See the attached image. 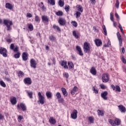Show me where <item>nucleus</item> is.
Listing matches in <instances>:
<instances>
[{
  "label": "nucleus",
  "mask_w": 126,
  "mask_h": 126,
  "mask_svg": "<svg viewBox=\"0 0 126 126\" xmlns=\"http://www.w3.org/2000/svg\"><path fill=\"white\" fill-rule=\"evenodd\" d=\"M3 24L5 26H6L7 29L6 30L7 31H10L11 30V26L12 25V21L9 20H4L3 21Z\"/></svg>",
  "instance_id": "obj_1"
},
{
  "label": "nucleus",
  "mask_w": 126,
  "mask_h": 126,
  "mask_svg": "<svg viewBox=\"0 0 126 126\" xmlns=\"http://www.w3.org/2000/svg\"><path fill=\"white\" fill-rule=\"evenodd\" d=\"M38 100L37 102H39V104H41V105H44L45 104V97L44 96L42 95V94L41 92H38Z\"/></svg>",
  "instance_id": "obj_2"
},
{
  "label": "nucleus",
  "mask_w": 126,
  "mask_h": 126,
  "mask_svg": "<svg viewBox=\"0 0 126 126\" xmlns=\"http://www.w3.org/2000/svg\"><path fill=\"white\" fill-rule=\"evenodd\" d=\"M84 53H88V52H90V44L88 42H85L84 43Z\"/></svg>",
  "instance_id": "obj_3"
},
{
  "label": "nucleus",
  "mask_w": 126,
  "mask_h": 126,
  "mask_svg": "<svg viewBox=\"0 0 126 126\" xmlns=\"http://www.w3.org/2000/svg\"><path fill=\"white\" fill-rule=\"evenodd\" d=\"M30 63L31 67H32V68H34V69H35V68L37 67V61H36L35 59H31V60L30 61Z\"/></svg>",
  "instance_id": "obj_4"
},
{
  "label": "nucleus",
  "mask_w": 126,
  "mask_h": 126,
  "mask_svg": "<svg viewBox=\"0 0 126 126\" xmlns=\"http://www.w3.org/2000/svg\"><path fill=\"white\" fill-rule=\"evenodd\" d=\"M0 54L2 55L4 58H6V57H7V50L6 49L1 47L0 48Z\"/></svg>",
  "instance_id": "obj_5"
},
{
  "label": "nucleus",
  "mask_w": 126,
  "mask_h": 126,
  "mask_svg": "<svg viewBox=\"0 0 126 126\" xmlns=\"http://www.w3.org/2000/svg\"><path fill=\"white\" fill-rule=\"evenodd\" d=\"M109 75L108 74H103L102 76V81L104 83H106L109 81Z\"/></svg>",
  "instance_id": "obj_6"
},
{
  "label": "nucleus",
  "mask_w": 126,
  "mask_h": 126,
  "mask_svg": "<svg viewBox=\"0 0 126 126\" xmlns=\"http://www.w3.org/2000/svg\"><path fill=\"white\" fill-rule=\"evenodd\" d=\"M24 83L26 85H31L32 84V80L29 77L25 78L24 79Z\"/></svg>",
  "instance_id": "obj_7"
},
{
  "label": "nucleus",
  "mask_w": 126,
  "mask_h": 126,
  "mask_svg": "<svg viewBox=\"0 0 126 126\" xmlns=\"http://www.w3.org/2000/svg\"><path fill=\"white\" fill-rule=\"evenodd\" d=\"M94 42L96 47H101V46H102V44H103L102 40H101V39H100L99 38L95 39L94 40Z\"/></svg>",
  "instance_id": "obj_8"
},
{
  "label": "nucleus",
  "mask_w": 126,
  "mask_h": 126,
  "mask_svg": "<svg viewBox=\"0 0 126 126\" xmlns=\"http://www.w3.org/2000/svg\"><path fill=\"white\" fill-rule=\"evenodd\" d=\"M71 117L73 120H76L77 119V110L74 109L72 114H71Z\"/></svg>",
  "instance_id": "obj_9"
},
{
  "label": "nucleus",
  "mask_w": 126,
  "mask_h": 126,
  "mask_svg": "<svg viewBox=\"0 0 126 126\" xmlns=\"http://www.w3.org/2000/svg\"><path fill=\"white\" fill-rule=\"evenodd\" d=\"M58 23H59L61 26H64L66 23V21L63 18H61L58 20Z\"/></svg>",
  "instance_id": "obj_10"
},
{
  "label": "nucleus",
  "mask_w": 126,
  "mask_h": 126,
  "mask_svg": "<svg viewBox=\"0 0 126 126\" xmlns=\"http://www.w3.org/2000/svg\"><path fill=\"white\" fill-rule=\"evenodd\" d=\"M42 22H43V23H46L47 22H49V17L47 15H43L41 17Z\"/></svg>",
  "instance_id": "obj_11"
},
{
  "label": "nucleus",
  "mask_w": 126,
  "mask_h": 126,
  "mask_svg": "<svg viewBox=\"0 0 126 126\" xmlns=\"http://www.w3.org/2000/svg\"><path fill=\"white\" fill-rule=\"evenodd\" d=\"M60 63L62 66H63L64 68H68V66H67V62L66 61H62L60 62Z\"/></svg>",
  "instance_id": "obj_12"
},
{
  "label": "nucleus",
  "mask_w": 126,
  "mask_h": 126,
  "mask_svg": "<svg viewBox=\"0 0 126 126\" xmlns=\"http://www.w3.org/2000/svg\"><path fill=\"white\" fill-rule=\"evenodd\" d=\"M108 92L105 91L101 94V97L103 98V100H108Z\"/></svg>",
  "instance_id": "obj_13"
},
{
  "label": "nucleus",
  "mask_w": 126,
  "mask_h": 126,
  "mask_svg": "<svg viewBox=\"0 0 126 126\" xmlns=\"http://www.w3.org/2000/svg\"><path fill=\"white\" fill-rule=\"evenodd\" d=\"M90 72L93 75H96V74H97V70H96V68H95V67H92L91 69L90 70Z\"/></svg>",
  "instance_id": "obj_14"
},
{
  "label": "nucleus",
  "mask_w": 126,
  "mask_h": 126,
  "mask_svg": "<svg viewBox=\"0 0 126 126\" xmlns=\"http://www.w3.org/2000/svg\"><path fill=\"white\" fill-rule=\"evenodd\" d=\"M76 50L78 52V54L79 56H82L84 54L82 53V50L81 49V47L79 46H77L76 47Z\"/></svg>",
  "instance_id": "obj_15"
},
{
  "label": "nucleus",
  "mask_w": 126,
  "mask_h": 126,
  "mask_svg": "<svg viewBox=\"0 0 126 126\" xmlns=\"http://www.w3.org/2000/svg\"><path fill=\"white\" fill-rule=\"evenodd\" d=\"M119 110L121 111V113H126V107L123 105H120L118 106Z\"/></svg>",
  "instance_id": "obj_16"
},
{
  "label": "nucleus",
  "mask_w": 126,
  "mask_h": 126,
  "mask_svg": "<svg viewBox=\"0 0 126 126\" xmlns=\"http://www.w3.org/2000/svg\"><path fill=\"white\" fill-rule=\"evenodd\" d=\"M22 59L25 62L27 60H28V53H27L26 52L23 53Z\"/></svg>",
  "instance_id": "obj_17"
},
{
  "label": "nucleus",
  "mask_w": 126,
  "mask_h": 126,
  "mask_svg": "<svg viewBox=\"0 0 126 126\" xmlns=\"http://www.w3.org/2000/svg\"><path fill=\"white\" fill-rule=\"evenodd\" d=\"M61 90L63 96H65V97H67V95H68V94L67 93V92H66V89H65V88H62Z\"/></svg>",
  "instance_id": "obj_18"
},
{
  "label": "nucleus",
  "mask_w": 126,
  "mask_h": 126,
  "mask_svg": "<svg viewBox=\"0 0 126 126\" xmlns=\"http://www.w3.org/2000/svg\"><path fill=\"white\" fill-rule=\"evenodd\" d=\"M46 96L47 99H52V97H53V94H52V92H47L46 93Z\"/></svg>",
  "instance_id": "obj_19"
},
{
  "label": "nucleus",
  "mask_w": 126,
  "mask_h": 126,
  "mask_svg": "<svg viewBox=\"0 0 126 126\" xmlns=\"http://www.w3.org/2000/svg\"><path fill=\"white\" fill-rule=\"evenodd\" d=\"M76 8L77 9V11H79V12H83V7L80 5H77L76 6Z\"/></svg>",
  "instance_id": "obj_20"
},
{
  "label": "nucleus",
  "mask_w": 126,
  "mask_h": 126,
  "mask_svg": "<svg viewBox=\"0 0 126 126\" xmlns=\"http://www.w3.org/2000/svg\"><path fill=\"white\" fill-rule=\"evenodd\" d=\"M10 102L12 105H16V103H17V100H16V97H14L12 98L10 100Z\"/></svg>",
  "instance_id": "obj_21"
},
{
  "label": "nucleus",
  "mask_w": 126,
  "mask_h": 126,
  "mask_svg": "<svg viewBox=\"0 0 126 126\" xmlns=\"http://www.w3.org/2000/svg\"><path fill=\"white\" fill-rule=\"evenodd\" d=\"M5 7L6 8H7L8 9H10L11 10L12 8H13V7L12 6V4L9 3H6L5 4Z\"/></svg>",
  "instance_id": "obj_22"
},
{
  "label": "nucleus",
  "mask_w": 126,
  "mask_h": 126,
  "mask_svg": "<svg viewBox=\"0 0 126 126\" xmlns=\"http://www.w3.org/2000/svg\"><path fill=\"white\" fill-rule=\"evenodd\" d=\"M49 123H50L52 125H55L57 122L56 121V119L53 117H50L49 119Z\"/></svg>",
  "instance_id": "obj_23"
},
{
  "label": "nucleus",
  "mask_w": 126,
  "mask_h": 126,
  "mask_svg": "<svg viewBox=\"0 0 126 126\" xmlns=\"http://www.w3.org/2000/svg\"><path fill=\"white\" fill-rule=\"evenodd\" d=\"M78 89L77 88V87L74 86L72 91H71V94H72V95H74V94H75V92L77 91Z\"/></svg>",
  "instance_id": "obj_24"
},
{
  "label": "nucleus",
  "mask_w": 126,
  "mask_h": 126,
  "mask_svg": "<svg viewBox=\"0 0 126 126\" xmlns=\"http://www.w3.org/2000/svg\"><path fill=\"white\" fill-rule=\"evenodd\" d=\"M114 123H115V125L116 126H120V125H121V120L116 118L115 120H114Z\"/></svg>",
  "instance_id": "obj_25"
},
{
  "label": "nucleus",
  "mask_w": 126,
  "mask_h": 126,
  "mask_svg": "<svg viewBox=\"0 0 126 126\" xmlns=\"http://www.w3.org/2000/svg\"><path fill=\"white\" fill-rule=\"evenodd\" d=\"M102 29L103 30V32H102V33L104 34V35H105V36H107L108 34L107 33V29H106V26L105 25H103L102 26Z\"/></svg>",
  "instance_id": "obj_26"
},
{
  "label": "nucleus",
  "mask_w": 126,
  "mask_h": 126,
  "mask_svg": "<svg viewBox=\"0 0 126 126\" xmlns=\"http://www.w3.org/2000/svg\"><path fill=\"white\" fill-rule=\"evenodd\" d=\"M28 27L30 31H33V30H34V27H33V25H32V24H29L28 25Z\"/></svg>",
  "instance_id": "obj_27"
},
{
  "label": "nucleus",
  "mask_w": 126,
  "mask_h": 126,
  "mask_svg": "<svg viewBox=\"0 0 126 126\" xmlns=\"http://www.w3.org/2000/svg\"><path fill=\"white\" fill-rule=\"evenodd\" d=\"M24 75H25V74L23 72H22V71H20L18 73V76H19L20 78H21V77H23Z\"/></svg>",
  "instance_id": "obj_28"
},
{
  "label": "nucleus",
  "mask_w": 126,
  "mask_h": 126,
  "mask_svg": "<svg viewBox=\"0 0 126 126\" xmlns=\"http://www.w3.org/2000/svg\"><path fill=\"white\" fill-rule=\"evenodd\" d=\"M97 112L98 113V116H101V117H103V116H104V111H103L102 110H100L98 109L97 111Z\"/></svg>",
  "instance_id": "obj_29"
},
{
  "label": "nucleus",
  "mask_w": 126,
  "mask_h": 126,
  "mask_svg": "<svg viewBox=\"0 0 126 126\" xmlns=\"http://www.w3.org/2000/svg\"><path fill=\"white\" fill-rule=\"evenodd\" d=\"M27 93L29 96V97L30 98V99H32L33 98V92H29L27 91Z\"/></svg>",
  "instance_id": "obj_30"
},
{
  "label": "nucleus",
  "mask_w": 126,
  "mask_h": 126,
  "mask_svg": "<svg viewBox=\"0 0 126 126\" xmlns=\"http://www.w3.org/2000/svg\"><path fill=\"white\" fill-rule=\"evenodd\" d=\"M20 107L21 108H22V110H23V111H26V105H25V104L24 103H21L20 104Z\"/></svg>",
  "instance_id": "obj_31"
},
{
  "label": "nucleus",
  "mask_w": 126,
  "mask_h": 126,
  "mask_svg": "<svg viewBox=\"0 0 126 126\" xmlns=\"http://www.w3.org/2000/svg\"><path fill=\"white\" fill-rule=\"evenodd\" d=\"M68 65L69 66V68L71 69V68H73L74 65H73V63L71 62H68Z\"/></svg>",
  "instance_id": "obj_32"
},
{
  "label": "nucleus",
  "mask_w": 126,
  "mask_h": 126,
  "mask_svg": "<svg viewBox=\"0 0 126 126\" xmlns=\"http://www.w3.org/2000/svg\"><path fill=\"white\" fill-rule=\"evenodd\" d=\"M58 3L61 7H63V6L64 5V2H63V0H59Z\"/></svg>",
  "instance_id": "obj_33"
},
{
  "label": "nucleus",
  "mask_w": 126,
  "mask_h": 126,
  "mask_svg": "<svg viewBox=\"0 0 126 126\" xmlns=\"http://www.w3.org/2000/svg\"><path fill=\"white\" fill-rule=\"evenodd\" d=\"M47 1L48 3H50L51 5H55V4H56L55 0H48Z\"/></svg>",
  "instance_id": "obj_34"
},
{
  "label": "nucleus",
  "mask_w": 126,
  "mask_h": 126,
  "mask_svg": "<svg viewBox=\"0 0 126 126\" xmlns=\"http://www.w3.org/2000/svg\"><path fill=\"white\" fill-rule=\"evenodd\" d=\"M72 33H73V35L74 36V37H75L76 39H78V38H79L78 34L76 33V31H73Z\"/></svg>",
  "instance_id": "obj_35"
},
{
  "label": "nucleus",
  "mask_w": 126,
  "mask_h": 126,
  "mask_svg": "<svg viewBox=\"0 0 126 126\" xmlns=\"http://www.w3.org/2000/svg\"><path fill=\"white\" fill-rule=\"evenodd\" d=\"M54 29H56L58 32H61V28H60L59 26H58L56 25H53Z\"/></svg>",
  "instance_id": "obj_36"
},
{
  "label": "nucleus",
  "mask_w": 126,
  "mask_h": 126,
  "mask_svg": "<svg viewBox=\"0 0 126 126\" xmlns=\"http://www.w3.org/2000/svg\"><path fill=\"white\" fill-rule=\"evenodd\" d=\"M49 38L50 41H52V42H54V41H56V37L53 35L49 36Z\"/></svg>",
  "instance_id": "obj_37"
},
{
  "label": "nucleus",
  "mask_w": 126,
  "mask_h": 126,
  "mask_svg": "<svg viewBox=\"0 0 126 126\" xmlns=\"http://www.w3.org/2000/svg\"><path fill=\"white\" fill-rule=\"evenodd\" d=\"M0 85L4 88L6 87V85L5 84V83H4V82H3V81L2 80L0 81Z\"/></svg>",
  "instance_id": "obj_38"
},
{
  "label": "nucleus",
  "mask_w": 126,
  "mask_h": 126,
  "mask_svg": "<svg viewBox=\"0 0 126 126\" xmlns=\"http://www.w3.org/2000/svg\"><path fill=\"white\" fill-rule=\"evenodd\" d=\"M75 15H76V18H78L81 15V12L76 11Z\"/></svg>",
  "instance_id": "obj_39"
},
{
  "label": "nucleus",
  "mask_w": 126,
  "mask_h": 126,
  "mask_svg": "<svg viewBox=\"0 0 126 126\" xmlns=\"http://www.w3.org/2000/svg\"><path fill=\"white\" fill-rule=\"evenodd\" d=\"M56 15L58 16H63V13L61 11H59L58 12H57L56 13Z\"/></svg>",
  "instance_id": "obj_40"
},
{
  "label": "nucleus",
  "mask_w": 126,
  "mask_h": 126,
  "mask_svg": "<svg viewBox=\"0 0 126 126\" xmlns=\"http://www.w3.org/2000/svg\"><path fill=\"white\" fill-rule=\"evenodd\" d=\"M92 90L93 91H94V93H95V94H98V93H99V91L96 89V88H95V87H93Z\"/></svg>",
  "instance_id": "obj_41"
},
{
  "label": "nucleus",
  "mask_w": 126,
  "mask_h": 126,
  "mask_svg": "<svg viewBox=\"0 0 126 126\" xmlns=\"http://www.w3.org/2000/svg\"><path fill=\"white\" fill-rule=\"evenodd\" d=\"M89 121L90 123V124H93V123H94V118H93V117H90L89 118Z\"/></svg>",
  "instance_id": "obj_42"
},
{
  "label": "nucleus",
  "mask_w": 126,
  "mask_h": 126,
  "mask_svg": "<svg viewBox=\"0 0 126 126\" xmlns=\"http://www.w3.org/2000/svg\"><path fill=\"white\" fill-rule=\"evenodd\" d=\"M117 36L118 40H123V38H122V36L121 35V34L120 33V32H118L117 33Z\"/></svg>",
  "instance_id": "obj_43"
},
{
  "label": "nucleus",
  "mask_w": 126,
  "mask_h": 126,
  "mask_svg": "<svg viewBox=\"0 0 126 126\" xmlns=\"http://www.w3.org/2000/svg\"><path fill=\"white\" fill-rule=\"evenodd\" d=\"M69 8H70L69 5H66L65 6L64 9H65L66 12H68V11H69Z\"/></svg>",
  "instance_id": "obj_44"
},
{
  "label": "nucleus",
  "mask_w": 126,
  "mask_h": 126,
  "mask_svg": "<svg viewBox=\"0 0 126 126\" xmlns=\"http://www.w3.org/2000/svg\"><path fill=\"white\" fill-rule=\"evenodd\" d=\"M15 59H19L20 58V53L19 52L17 53L14 55Z\"/></svg>",
  "instance_id": "obj_45"
},
{
  "label": "nucleus",
  "mask_w": 126,
  "mask_h": 126,
  "mask_svg": "<svg viewBox=\"0 0 126 126\" xmlns=\"http://www.w3.org/2000/svg\"><path fill=\"white\" fill-rule=\"evenodd\" d=\"M63 77H65L66 78H68L69 77V74H68V73L67 72H64L63 73Z\"/></svg>",
  "instance_id": "obj_46"
},
{
  "label": "nucleus",
  "mask_w": 126,
  "mask_h": 126,
  "mask_svg": "<svg viewBox=\"0 0 126 126\" xmlns=\"http://www.w3.org/2000/svg\"><path fill=\"white\" fill-rule=\"evenodd\" d=\"M57 99H61L62 98V94L60 93V92H57L56 94Z\"/></svg>",
  "instance_id": "obj_47"
},
{
  "label": "nucleus",
  "mask_w": 126,
  "mask_h": 126,
  "mask_svg": "<svg viewBox=\"0 0 126 126\" xmlns=\"http://www.w3.org/2000/svg\"><path fill=\"white\" fill-rule=\"evenodd\" d=\"M109 124H110V125H111V126H115V120L113 121L112 119H110L109 121Z\"/></svg>",
  "instance_id": "obj_48"
},
{
  "label": "nucleus",
  "mask_w": 126,
  "mask_h": 126,
  "mask_svg": "<svg viewBox=\"0 0 126 126\" xmlns=\"http://www.w3.org/2000/svg\"><path fill=\"white\" fill-rule=\"evenodd\" d=\"M119 28H120V31L121 32L122 34H125V33L124 32V30L123 29V27H122V25H121V24H119Z\"/></svg>",
  "instance_id": "obj_49"
},
{
  "label": "nucleus",
  "mask_w": 126,
  "mask_h": 126,
  "mask_svg": "<svg viewBox=\"0 0 126 126\" xmlns=\"http://www.w3.org/2000/svg\"><path fill=\"white\" fill-rule=\"evenodd\" d=\"M35 22H40V17H39L37 15H35Z\"/></svg>",
  "instance_id": "obj_50"
},
{
  "label": "nucleus",
  "mask_w": 126,
  "mask_h": 126,
  "mask_svg": "<svg viewBox=\"0 0 126 126\" xmlns=\"http://www.w3.org/2000/svg\"><path fill=\"white\" fill-rule=\"evenodd\" d=\"M21 120H23V116L19 115L18 117V121L19 122V123H20V122H21Z\"/></svg>",
  "instance_id": "obj_51"
},
{
  "label": "nucleus",
  "mask_w": 126,
  "mask_h": 126,
  "mask_svg": "<svg viewBox=\"0 0 126 126\" xmlns=\"http://www.w3.org/2000/svg\"><path fill=\"white\" fill-rule=\"evenodd\" d=\"M115 91L118 92H121V88L119 86H116L115 88Z\"/></svg>",
  "instance_id": "obj_52"
},
{
  "label": "nucleus",
  "mask_w": 126,
  "mask_h": 126,
  "mask_svg": "<svg viewBox=\"0 0 126 126\" xmlns=\"http://www.w3.org/2000/svg\"><path fill=\"white\" fill-rule=\"evenodd\" d=\"M115 6L117 8H119V7L120 6V1L119 0H116V3L115 4Z\"/></svg>",
  "instance_id": "obj_53"
},
{
  "label": "nucleus",
  "mask_w": 126,
  "mask_h": 126,
  "mask_svg": "<svg viewBox=\"0 0 126 126\" xmlns=\"http://www.w3.org/2000/svg\"><path fill=\"white\" fill-rule=\"evenodd\" d=\"M110 20L111 21L114 22V13H110Z\"/></svg>",
  "instance_id": "obj_54"
},
{
  "label": "nucleus",
  "mask_w": 126,
  "mask_h": 126,
  "mask_svg": "<svg viewBox=\"0 0 126 126\" xmlns=\"http://www.w3.org/2000/svg\"><path fill=\"white\" fill-rule=\"evenodd\" d=\"M71 23L74 27H77V23L76 21H72Z\"/></svg>",
  "instance_id": "obj_55"
},
{
  "label": "nucleus",
  "mask_w": 126,
  "mask_h": 126,
  "mask_svg": "<svg viewBox=\"0 0 126 126\" xmlns=\"http://www.w3.org/2000/svg\"><path fill=\"white\" fill-rule=\"evenodd\" d=\"M64 101V100L63 99V98L62 97L58 99L59 103H63Z\"/></svg>",
  "instance_id": "obj_56"
},
{
  "label": "nucleus",
  "mask_w": 126,
  "mask_h": 126,
  "mask_svg": "<svg viewBox=\"0 0 126 126\" xmlns=\"http://www.w3.org/2000/svg\"><path fill=\"white\" fill-rule=\"evenodd\" d=\"M4 80H6V81H7L8 82H11V80H10V78H8V77H5L4 78Z\"/></svg>",
  "instance_id": "obj_57"
},
{
  "label": "nucleus",
  "mask_w": 126,
  "mask_h": 126,
  "mask_svg": "<svg viewBox=\"0 0 126 126\" xmlns=\"http://www.w3.org/2000/svg\"><path fill=\"white\" fill-rule=\"evenodd\" d=\"M99 86L101 89H106V86L104 84H100Z\"/></svg>",
  "instance_id": "obj_58"
},
{
  "label": "nucleus",
  "mask_w": 126,
  "mask_h": 126,
  "mask_svg": "<svg viewBox=\"0 0 126 126\" xmlns=\"http://www.w3.org/2000/svg\"><path fill=\"white\" fill-rule=\"evenodd\" d=\"M91 3L93 4V5H95L96 3V0H90Z\"/></svg>",
  "instance_id": "obj_59"
},
{
  "label": "nucleus",
  "mask_w": 126,
  "mask_h": 126,
  "mask_svg": "<svg viewBox=\"0 0 126 126\" xmlns=\"http://www.w3.org/2000/svg\"><path fill=\"white\" fill-rule=\"evenodd\" d=\"M13 51L15 52H18V47L16 46L13 49Z\"/></svg>",
  "instance_id": "obj_60"
},
{
  "label": "nucleus",
  "mask_w": 126,
  "mask_h": 126,
  "mask_svg": "<svg viewBox=\"0 0 126 126\" xmlns=\"http://www.w3.org/2000/svg\"><path fill=\"white\" fill-rule=\"evenodd\" d=\"M27 17H29V18H31L32 17V14L30 13H28L27 14Z\"/></svg>",
  "instance_id": "obj_61"
},
{
  "label": "nucleus",
  "mask_w": 126,
  "mask_h": 126,
  "mask_svg": "<svg viewBox=\"0 0 126 126\" xmlns=\"http://www.w3.org/2000/svg\"><path fill=\"white\" fill-rule=\"evenodd\" d=\"M4 118V116L2 115V114H0V121H2Z\"/></svg>",
  "instance_id": "obj_62"
},
{
  "label": "nucleus",
  "mask_w": 126,
  "mask_h": 126,
  "mask_svg": "<svg viewBox=\"0 0 126 126\" xmlns=\"http://www.w3.org/2000/svg\"><path fill=\"white\" fill-rule=\"evenodd\" d=\"M10 48L11 50H13V49H14V44L12 43V44L10 45Z\"/></svg>",
  "instance_id": "obj_63"
},
{
  "label": "nucleus",
  "mask_w": 126,
  "mask_h": 126,
  "mask_svg": "<svg viewBox=\"0 0 126 126\" xmlns=\"http://www.w3.org/2000/svg\"><path fill=\"white\" fill-rule=\"evenodd\" d=\"M39 7H40V8H41L42 7V6H44V3H43V2H40V3H39L38 4Z\"/></svg>",
  "instance_id": "obj_64"
}]
</instances>
